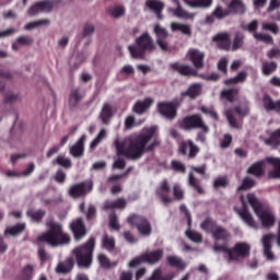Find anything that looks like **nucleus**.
I'll return each instance as SVG.
<instances>
[{"label": "nucleus", "instance_id": "obj_1", "mask_svg": "<svg viewBox=\"0 0 280 280\" xmlns=\"http://www.w3.org/2000/svg\"><path fill=\"white\" fill-rule=\"evenodd\" d=\"M241 202L243 205V209L240 210L237 207H235L234 211L237 213L244 224H246L249 229H254L255 231H257V229H259V224L257 223V221H255V218H253V214H250V212L248 211V205H250V207L253 208L258 220H260L264 229H272V226H275V222H277L275 213H272L270 209L264 208L255 194H247L246 197L241 196Z\"/></svg>", "mask_w": 280, "mask_h": 280}, {"label": "nucleus", "instance_id": "obj_2", "mask_svg": "<svg viewBox=\"0 0 280 280\" xmlns=\"http://www.w3.org/2000/svg\"><path fill=\"white\" fill-rule=\"evenodd\" d=\"M156 137V127L144 128L139 136H130L125 138L122 142L116 141L117 156H126L127 159H141L143 152L154 150L156 141L150 144V141Z\"/></svg>", "mask_w": 280, "mask_h": 280}, {"label": "nucleus", "instance_id": "obj_3", "mask_svg": "<svg viewBox=\"0 0 280 280\" xmlns=\"http://www.w3.org/2000/svg\"><path fill=\"white\" fill-rule=\"evenodd\" d=\"M47 226L49 231L37 237L38 244H48L49 246H65L71 242L69 234L62 231V225L55 223L54 221H48Z\"/></svg>", "mask_w": 280, "mask_h": 280}, {"label": "nucleus", "instance_id": "obj_4", "mask_svg": "<svg viewBox=\"0 0 280 280\" xmlns=\"http://www.w3.org/2000/svg\"><path fill=\"white\" fill-rule=\"evenodd\" d=\"M214 253H224L228 257L229 264L232 261H238L240 258L244 259V257H248L250 254V246L248 243H236L234 248L230 249L226 244L218 245L214 244L213 247Z\"/></svg>", "mask_w": 280, "mask_h": 280}, {"label": "nucleus", "instance_id": "obj_5", "mask_svg": "<svg viewBox=\"0 0 280 280\" xmlns=\"http://www.w3.org/2000/svg\"><path fill=\"white\" fill-rule=\"evenodd\" d=\"M94 248L95 238H90L84 245L75 247L72 250V255H74L79 268H91Z\"/></svg>", "mask_w": 280, "mask_h": 280}, {"label": "nucleus", "instance_id": "obj_6", "mask_svg": "<svg viewBox=\"0 0 280 280\" xmlns=\"http://www.w3.org/2000/svg\"><path fill=\"white\" fill-rule=\"evenodd\" d=\"M128 49L133 58H143L145 51H154L155 46L152 37L148 33H144L136 39V45H130Z\"/></svg>", "mask_w": 280, "mask_h": 280}, {"label": "nucleus", "instance_id": "obj_7", "mask_svg": "<svg viewBox=\"0 0 280 280\" xmlns=\"http://www.w3.org/2000/svg\"><path fill=\"white\" fill-rule=\"evenodd\" d=\"M200 226L202 231L212 234V237L218 246H220L218 242H226V240L231 237V234H229V232L224 228L219 226L211 219H207L205 222L201 223Z\"/></svg>", "mask_w": 280, "mask_h": 280}, {"label": "nucleus", "instance_id": "obj_8", "mask_svg": "<svg viewBox=\"0 0 280 280\" xmlns=\"http://www.w3.org/2000/svg\"><path fill=\"white\" fill-rule=\"evenodd\" d=\"M162 258H163L162 249H156L154 252H148V253L142 254L140 257L132 259L129 262V268H137V266H139L143 262L154 266V264H159V261H161Z\"/></svg>", "mask_w": 280, "mask_h": 280}, {"label": "nucleus", "instance_id": "obj_9", "mask_svg": "<svg viewBox=\"0 0 280 280\" xmlns=\"http://www.w3.org/2000/svg\"><path fill=\"white\" fill-rule=\"evenodd\" d=\"M179 127L183 130H194V128H201L202 132L206 135H209V126L205 124V120H202V117L200 115H191L187 116L179 122Z\"/></svg>", "mask_w": 280, "mask_h": 280}, {"label": "nucleus", "instance_id": "obj_10", "mask_svg": "<svg viewBox=\"0 0 280 280\" xmlns=\"http://www.w3.org/2000/svg\"><path fill=\"white\" fill-rule=\"evenodd\" d=\"M128 224L131 226H137L140 235H150L152 233V226L150 222L143 217H139L137 214H131L127 219Z\"/></svg>", "mask_w": 280, "mask_h": 280}, {"label": "nucleus", "instance_id": "obj_11", "mask_svg": "<svg viewBox=\"0 0 280 280\" xmlns=\"http://www.w3.org/2000/svg\"><path fill=\"white\" fill-rule=\"evenodd\" d=\"M54 10V2L51 0H44L39 2H35L33 5L30 7L27 10V14L30 16H36V14H49Z\"/></svg>", "mask_w": 280, "mask_h": 280}, {"label": "nucleus", "instance_id": "obj_12", "mask_svg": "<svg viewBox=\"0 0 280 280\" xmlns=\"http://www.w3.org/2000/svg\"><path fill=\"white\" fill-rule=\"evenodd\" d=\"M93 190V183L86 182L74 185L70 188L69 195L72 198H82V196H86L90 191Z\"/></svg>", "mask_w": 280, "mask_h": 280}, {"label": "nucleus", "instance_id": "obj_13", "mask_svg": "<svg viewBox=\"0 0 280 280\" xmlns=\"http://www.w3.org/2000/svg\"><path fill=\"white\" fill-rule=\"evenodd\" d=\"M154 33L156 34V44L160 49L167 51V49H170V44L167 43V36H170V34L161 25H155Z\"/></svg>", "mask_w": 280, "mask_h": 280}, {"label": "nucleus", "instance_id": "obj_14", "mask_svg": "<svg viewBox=\"0 0 280 280\" xmlns=\"http://www.w3.org/2000/svg\"><path fill=\"white\" fill-rule=\"evenodd\" d=\"M173 3H175L177 7L176 9L168 8V12H172L174 16H177V19H183L184 21H194L196 13L187 12V10L183 9L178 0H173Z\"/></svg>", "mask_w": 280, "mask_h": 280}, {"label": "nucleus", "instance_id": "obj_15", "mask_svg": "<svg viewBox=\"0 0 280 280\" xmlns=\"http://www.w3.org/2000/svg\"><path fill=\"white\" fill-rule=\"evenodd\" d=\"M187 57L196 69H202V65L205 62V52L196 48H190L187 52Z\"/></svg>", "mask_w": 280, "mask_h": 280}, {"label": "nucleus", "instance_id": "obj_16", "mask_svg": "<svg viewBox=\"0 0 280 280\" xmlns=\"http://www.w3.org/2000/svg\"><path fill=\"white\" fill-rule=\"evenodd\" d=\"M272 240H275V234L264 235L261 238L264 246V255L268 259V261H275V254L272 253Z\"/></svg>", "mask_w": 280, "mask_h": 280}, {"label": "nucleus", "instance_id": "obj_17", "mask_svg": "<svg viewBox=\"0 0 280 280\" xmlns=\"http://www.w3.org/2000/svg\"><path fill=\"white\" fill-rule=\"evenodd\" d=\"M158 110L165 119H174L176 117V106L172 103H160Z\"/></svg>", "mask_w": 280, "mask_h": 280}, {"label": "nucleus", "instance_id": "obj_18", "mask_svg": "<svg viewBox=\"0 0 280 280\" xmlns=\"http://www.w3.org/2000/svg\"><path fill=\"white\" fill-rule=\"evenodd\" d=\"M70 229L74 235V240L77 242H80L84 235H86V228H84V223L82 222V219H77L70 224Z\"/></svg>", "mask_w": 280, "mask_h": 280}, {"label": "nucleus", "instance_id": "obj_19", "mask_svg": "<svg viewBox=\"0 0 280 280\" xmlns=\"http://www.w3.org/2000/svg\"><path fill=\"white\" fill-rule=\"evenodd\" d=\"M156 195L164 202V205H168L172 202V198L170 197V184L167 180H163L156 190Z\"/></svg>", "mask_w": 280, "mask_h": 280}, {"label": "nucleus", "instance_id": "obj_20", "mask_svg": "<svg viewBox=\"0 0 280 280\" xmlns=\"http://www.w3.org/2000/svg\"><path fill=\"white\" fill-rule=\"evenodd\" d=\"M217 43V47L220 49L229 50L231 49V37L228 33H220L212 38Z\"/></svg>", "mask_w": 280, "mask_h": 280}, {"label": "nucleus", "instance_id": "obj_21", "mask_svg": "<svg viewBox=\"0 0 280 280\" xmlns=\"http://www.w3.org/2000/svg\"><path fill=\"white\" fill-rule=\"evenodd\" d=\"M152 104H154V100L153 98H144L143 101H138L133 107L132 110L133 113H137L138 115H143V113H145V110H148V108H150V106H152Z\"/></svg>", "mask_w": 280, "mask_h": 280}, {"label": "nucleus", "instance_id": "obj_22", "mask_svg": "<svg viewBox=\"0 0 280 280\" xmlns=\"http://www.w3.org/2000/svg\"><path fill=\"white\" fill-rule=\"evenodd\" d=\"M179 152L182 154H189L190 159L196 156L197 152H200V149L198 148V145L194 144V142L191 140H188L187 142H184L180 147H179Z\"/></svg>", "mask_w": 280, "mask_h": 280}, {"label": "nucleus", "instance_id": "obj_23", "mask_svg": "<svg viewBox=\"0 0 280 280\" xmlns=\"http://www.w3.org/2000/svg\"><path fill=\"white\" fill-rule=\"evenodd\" d=\"M231 14V10L229 7L226 9H222V7L217 5V8L212 12V16H208L206 19V23H213V19H226Z\"/></svg>", "mask_w": 280, "mask_h": 280}, {"label": "nucleus", "instance_id": "obj_24", "mask_svg": "<svg viewBox=\"0 0 280 280\" xmlns=\"http://www.w3.org/2000/svg\"><path fill=\"white\" fill-rule=\"evenodd\" d=\"M183 1L188 8H192L194 10L207 9L213 5V0H183Z\"/></svg>", "mask_w": 280, "mask_h": 280}, {"label": "nucleus", "instance_id": "obj_25", "mask_svg": "<svg viewBox=\"0 0 280 280\" xmlns=\"http://www.w3.org/2000/svg\"><path fill=\"white\" fill-rule=\"evenodd\" d=\"M84 141H86V136L83 135L79 141L70 148V154L75 159H79L84 154Z\"/></svg>", "mask_w": 280, "mask_h": 280}, {"label": "nucleus", "instance_id": "obj_26", "mask_svg": "<svg viewBox=\"0 0 280 280\" xmlns=\"http://www.w3.org/2000/svg\"><path fill=\"white\" fill-rule=\"evenodd\" d=\"M228 8L230 9V14H244L246 12V4L242 0H232Z\"/></svg>", "mask_w": 280, "mask_h": 280}, {"label": "nucleus", "instance_id": "obj_27", "mask_svg": "<svg viewBox=\"0 0 280 280\" xmlns=\"http://www.w3.org/2000/svg\"><path fill=\"white\" fill-rule=\"evenodd\" d=\"M202 93V85L200 83L191 84L186 92H182V97H190V100H196L198 95Z\"/></svg>", "mask_w": 280, "mask_h": 280}, {"label": "nucleus", "instance_id": "obj_28", "mask_svg": "<svg viewBox=\"0 0 280 280\" xmlns=\"http://www.w3.org/2000/svg\"><path fill=\"white\" fill-rule=\"evenodd\" d=\"M266 161L273 167V170L269 172V178H280V159L267 158Z\"/></svg>", "mask_w": 280, "mask_h": 280}, {"label": "nucleus", "instance_id": "obj_29", "mask_svg": "<svg viewBox=\"0 0 280 280\" xmlns=\"http://www.w3.org/2000/svg\"><path fill=\"white\" fill-rule=\"evenodd\" d=\"M73 258H68L66 261L59 262L55 271L58 275H67V272H71V270H73Z\"/></svg>", "mask_w": 280, "mask_h": 280}, {"label": "nucleus", "instance_id": "obj_30", "mask_svg": "<svg viewBox=\"0 0 280 280\" xmlns=\"http://www.w3.org/2000/svg\"><path fill=\"white\" fill-rule=\"evenodd\" d=\"M171 68L174 71L180 73V75H196V70L191 68V66L180 65V63H172Z\"/></svg>", "mask_w": 280, "mask_h": 280}, {"label": "nucleus", "instance_id": "obj_31", "mask_svg": "<svg viewBox=\"0 0 280 280\" xmlns=\"http://www.w3.org/2000/svg\"><path fill=\"white\" fill-rule=\"evenodd\" d=\"M147 5L156 14L158 19H163V15H161L163 8H165V4H163V2L159 0H149L147 1Z\"/></svg>", "mask_w": 280, "mask_h": 280}, {"label": "nucleus", "instance_id": "obj_32", "mask_svg": "<svg viewBox=\"0 0 280 280\" xmlns=\"http://www.w3.org/2000/svg\"><path fill=\"white\" fill-rule=\"evenodd\" d=\"M104 211L110 209H126V199H117L116 201H105L103 206Z\"/></svg>", "mask_w": 280, "mask_h": 280}, {"label": "nucleus", "instance_id": "obj_33", "mask_svg": "<svg viewBox=\"0 0 280 280\" xmlns=\"http://www.w3.org/2000/svg\"><path fill=\"white\" fill-rule=\"evenodd\" d=\"M84 97V92L80 90V88H75L71 91L70 97H69V104L70 106H77L78 102H80Z\"/></svg>", "mask_w": 280, "mask_h": 280}, {"label": "nucleus", "instance_id": "obj_34", "mask_svg": "<svg viewBox=\"0 0 280 280\" xmlns=\"http://www.w3.org/2000/svg\"><path fill=\"white\" fill-rule=\"evenodd\" d=\"M172 32H182L185 36H191V26L183 23L173 22L171 24Z\"/></svg>", "mask_w": 280, "mask_h": 280}, {"label": "nucleus", "instance_id": "obj_35", "mask_svg": "<svg viewBox=\"0 0 280 280\" xmlns=\"http://www.w3.org/2000/svg\"><path fill=\"white\" fill-rule=\"evenodd\" d=\"M110 117H113V106L109 104H104L100 114V119L103 121V124H108Z\"/></svg>", "mask_w": 280, "mask_h": 280}, {"label": "nucleus", "instance_id": "obj_36", "mask_svg": "<svg viewBox=\"0 0 280 280\" xmlns=\"http://www.w3.org/2000/svg\"><path fill=\"white\" fill-rule=\"evenodd\" d=\"M265 167H266L265 162H257L253 164L247 172L248 174H253L254 176H261V174H264Z\"/></svg>", "mask_w": 280, "mask_h": 280}, {"label": "nucleus", "instance_id": "obj_37", "mask_svg": "<svg viewBox=\"0 0 280 280\" xmlns=\"http://www.w3.org/2000/svg\"><path fill=\"white\" fill-rule=\"evenodd\" d=\"M25 231V223H20L14 226L7 228L5 235H12L13 237L16 235H21Z\"/></svg>", "mask_w": 280, "mask_h": 280}, {"label": "nucleus", "instance_id": "obj_38", "mask_svg": "<svg viewBox=\"0 0 280 280\" xmlns=\"http://www.w3.org/2000/svg\"><path fill=\"white\" fill-rule=\"evenodd\" d=\"M166 261L167 264H170V266H174L175 268H179L180 270H184V268H187V265L183 262V260L177 256H168L166 258Z\"/></svg>", "mask_w": 280, "mask_h": 280}, {"label": "nucleus", "instance_id": "obj_39", "mask_svg": "<svg viewBox=\"0 0 280 280\" xmlns=\"http://www.w3.org/2000/svg\"><path fill=\"white\" fill-rule=\"evenodd\" d=\"M262 106L267 113H270V112L275 110V108L277 106V102H275L270 96L265 95L262 97Z\"/></svg>", "mask_w": 280, "mask_h": 280}, {"label": "nucleus", "instance_id": "obj_40", "mask_svg": "<svg viewBox=\"0 0 280 280\" xmlns=\"http://www.w3.org/2000/svg\"><path fill=\"white\" fill-rule=\"evenodd\" d=\"M266 145H280V129L270 135V139L264 140Z\"/></svg>", "mask_w": 280, "mask_h": 280}, {"label": "nucleus", "instance_id": "obj_41", "mask_svg": "<svg viewBox=\"0 0 280 280\" xmlns=\"http://www.w3.org/2000/svg\"><path fill=\"white\" fill-rule=\"evenodd\" d=\"M102 245H103V248H105L106 250H114L115 238H113V236H108L107 234H105L102 238Z\"/></svg>", "mask_w": 280, "mask_h": 280}, {"label": "nucleus", "instance_id": "obj_42", "mask_svg": "<svg viewBox=\"0 0 280 280\" xmlns=\"http://www.w3.org/2000/svg\"><path fill=\"white\" fill-rule=\"evenodd\" d=\"M108 135V132L106 131V129H102L98 135L96 136V139L93 140L90 143V148L91 150H94V148H97V145H100V143H102V141H104V139H106V136Z\"/></svg>", "mask_w": 280, "mask_h": 280}, {"label": "nucleus", "instance_id": "obj_43", "mask_svg": "<svg viewBox=\"0 0 280 280\" xmlns=\"http://www.w3.org/2000/svg\"><path fill=\"white\" fill-rule=\"evenodd\" d=\"M34 277V266L26 265L22 269L21 280H32Z\"/></svg>", "mask_w": 280, "mask_h": 280}, {"label": "nucleus", "instance_id": "obj_44", "mask_svg": "<svg viewBox=\"0 0 280 280\" xmlns=\"http://www.w3.org/2000/svg\"><path fill=\"white\" fill-rule=\"evenodd\" d=\"M248 74L245 71H241L236 77L225 80V84H240V82H244Z\"/></svg>", "mask_w": 280, "mask_h": 280}, {"label": "nucleus", "instance_id": "obj_45", "mask_svg": "<svg viewBox=\"0 0 280 280\" xmlns=\"http://www.w3.org/2000/svg\"><path fill=\"white\" fill-rule=\"evenodd\" d=\"M277 71V62H264L262 63V73L264 75H270L271 73H275Z\"/></svg>", "mask_w": 280, "mask_h": 280}, {"label": "nucleus", "instance_id": "obj_46", "mask_svg": "<svg viewBox=\"0 0 280 280\" xmlns=\"http://www.w3.org/2000/svg\"><path fill=\"white\" fill-rule=\"evenodd\" d=\"M199 110H201V113H203V115H209V117H212V119H214L215 121H218L220 119V117L218 116V113H215V109L213 108V106H201L199 108Z\"/></svg>", "mask_w": 280, "mask_h": 280}, {"label": "nucleus", "instance_id": "obj_47", "mask_svg": "<svg viewBox=\"0 0 280 280\" xmlns=\"http://www.w3.org/2000/svg\"><path fill=\"white\" fill-rule=\"evenodd\" d=\"M98 264L102 268H115V266H117V262H110L108 257L104 254L98 255Z\"/></svg>", "mask_w": 280, "mask_h": 280}, {"label": "nucleus", "instance_id": "obj_48", "mask_svg": "<svg viewBox=\"0 0 280 280\" xmlns=\"http://www.w3.org/2000/svg\"><path fill=\"white\" fill-rule=\"evenodd\" d=\"M27 215L31 218V220H33V222H38V220L44 218L45 211L32 209L27 211Z\"/></svg>", "mask_w": 280, "mask_h": 280}, {"label": "nucleus", "instance_id": "obj_49", "mask_svg": "<svg viewBox=\"0 0 280 280\" xmlns=\"http://www.w3.org/2000/svg\"><path fill=\"white\" fill-rule=\"evenodd\" d=\"M254 38L256 40H261V43H266L267 45H272V43H275V39H272V36L268 34L254 33Z\"/></svg>", "mask_w": 280, "mask_h": 280}, {"label": "nucleus", "instance_id": "obj_50", "mask_svg": "<svg viewBox=\"0 0 280 280\" xmlns=\"http://www.w3.org/2000/svg\"><path fill=\"white\" fill-rule=\"evenodd\" d=\"M188 185H190V187H194V189H196L198 194H202L203 191L202 187L200 186V184L198 183V179H196L192 173H190L188 176Z\"/></svg>", "mask_w": 280, "mask_h": 280}, {"label": "nucleus", "instance_id": "obj_51", "mask_svg": "<svg viewBox=\"0 0 280 280\" xmlns=\"http://www.w3.org/2000/svg\"><path fill=\"white\" fill-rule=\"evenodd\" d=\"M54 163H57V165H61V167L69 168L71 167V160L69 158H66L65 155H59Z\"/></svg>", "mask_w": 280, "mask_h": 280}, {"label": "nucleus", "instance_id": "obj_52", "mask_svg": "<svg viewBox=\"0 0 280 280\" xmlns=\"http://www.w3.org/2000/svg\"><path fill=\"white\" fill-rule=\"evenodd\" d=\"M109 13L112 16H114V19H119L126 14V9L124 7H113L109 10Z\"/></svg>", "mask_w": 280, "mask_h": 280}, {"label": "nucleus", "instance_id": "obj_53", "mask_svg": "<svg viewBox=\"0 0 280 280\" xmlns=\"http://www.w3.org/2000/svg\"><path fill=\"white\" fill-rule=\"evenodd\" d=\"M186 235H187L188 240H190L191 242H196L197 244L202 242V235H200V233H198V232L187 230Z\"/></svg>", "mask_w": 280, "mask_h": 280}, {"label": "nucleus", "instance_id": "obj_54", "mask_svg": "<svg viewBox=\"0 0 280 280\" xmlns=\"http://www.w3.org/2000/svg\"><path fill=\"white\" fill-rule=\"evenodd\" d=\"M244 45V35L242 33H237L234 37L232 49L235 51L236 49H240Z\"/></svg>", "mask_w": 280, "mask_h": 280}, {"label": "nucleus", "instance_id": "obj_55", "mask_svg": "<svg viewBox=\"0 0 280 280\" xmlns=\"http://www.w3.org/2000/svg\"><path fill=\"white\" fill-rule=\"evenodd\" d=\"M221 95L222 97H225L228 102H233L235 100V95H237V90H223Z\"/></svg>", "mask_w": 280, "mask_h": 280}, {"label": "nucleus", "instance_id": "obj_56", "mask_svg": "<svg viewBox=\"0 0 280 280\" xmlns=\"http://www.w3.org/2000/svg\"><path fill=\"white\" fill-rule=\"evenodd\" d=\"M252 187H255V180L252 178L246 177L243 180V184L237 188L238 191H244L246 189H252Z\"/></svg>", "mask_w": 280, "mask_h": 280}, {"label": "nucleus", "instance_id": "obj_57", "mask_svg": "<svg viewBox=\"0 0 280 280\" xmlns=\"http://www.w3.org/2000/svg\"><path fill=\"white\" fill-rule=\"evenodd\" d=\"M226 119L231 126V128H240V122L235 120V117L233 116V112L226 110L225 112Z\"/></svg>", "mask_w": 280, "mask_h": 280}, {"label": "nucleus", "instance_id": "obj_58", "mask_svg": "<svg viewBox=\"0 0 280 280\" xmlns=\"http://www.w3.org/2000/svg\"><path fill=\"white\" fill-rule=\"evenodd\" d=\"M262 30L272 34H279V26L275 23H262Z\"/></svg>", "mask_w": 280, "mask_h": 280}, {"label": "nucleus", "instance_id": "obj_59", "mask_svg": "<svg viewBox=\"0 0 280 280\" xmlns=\"http://www.w3.org/2000/svg\"><path fill=\"white\" fill-rule=\"evenodd\" d=\"M142 122L143 121L137 124L133 116H128L125 119V128H127V130H131V128H135L136 126H141Z\"/></svg>", "mask_w": 280, "mask_h": 280}, {"label": "nucleus", "instance_id": "obj_60", "mask_svg": "<svg viewBox=\"0 0 280 280\" xmlns=\"http://www.w3.org/2000/svg\"><path fill=\"white\" fill-rule=\"evenodd\" d=\"M229 185V180H226V177H219L214 179L213 187L214 189H220L221 187H226Z\"/></svg>", "mask_w": 280, "mask_h": 280}, {"label": "nucleus", "instance_id": "obj_61", "mask_svg": "<svg viewBox=\"0 0 280 280\" xmlns=\"http://www.w3.org/2000/svg\"><path fill=\"white\" fill-rule=\"evenodd\" d=\"M174 196L177 200H183V198H185V190H183V188H180L178 185H175Z\"/></svg>", "mask_w": 280, "mask_h": 280}, {"label": "nucleus", "instance_id": "obj_62", "mask_svg": "<svg viewBox=\"0 0 280 280\" xmlns=\"http://www.w3.org/2000/svg\"><path fill=\"white\" fill-rule=\"evenodd\" d=\"M121 75H132L135 74V68L130 65H126L120 70Z\"/></svg>", "mask_w": 280, "mask_h": 280}, {"label": "nucleus", "instance_id": "obj_63", "mask_svg": "<svg viewBox=\"0 0 280 280\" xmlns=\"http://www.w3.org/2000/svg\"><path fill=\"white\" fill-rule=\"evenodd\" d=\"M172 168L175 170V172L185 173V164H183V162L173 161Z\"/></svg>", "mask_w": 280, "mask_h": 280}, {"label": "nucleus", "instance_id": "obj_64", "mask_svg": "<svg viewBox=\"0 0 280 280\" xmlns=\"http://www.w3.org/2000/svg\"><path fill=\"white\" fill-rule=\"evenodd\" d=\"M95 32V25L85 24L83 27V36H91Z\"/></svg>", "mask_w": 280, "mask_h": 280}]
</instances>
